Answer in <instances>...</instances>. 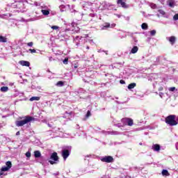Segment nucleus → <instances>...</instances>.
I'll return each instance as SVG.
<instances>
[{
  "instance_id": "obj_10",
  "label": "nucleus",
  "mask_w": 178,
  "mask_h": 178,
  "mask_svg": "<svg viewBox=\"0 0 178 178\" xmlns=\"http://www.w3.org/2000/svg\"><path fill=\"white\" fill-rule=\"evenodd\" d=\"M167 40H168L171 45H174V44L176 42V38L175 36L169 37L167 38Z\"/></svg>"
},
{
  "instance_id": "obj_18",
  "label": "nucleus",
  "mask_w": 178,
  "mask_h": 178,
  "mask_svg": "<svg viewBox=\"0 0 178 178\" xmlns=\"http://www.w3.org/2000/svg\"><path fill=\"white\" fill-rule=\"evenodd\" d=\"M141 27L143 30H148V24L147 23H143Z\"/></svg>"
},
{
  "instance_id": "obj_2",
  "label": "nucleus",
  "mask_w": 178,
  "mask_h": 178,
  "mask_svg": "<svg viewBox=\"0 0 178 178\" xmlns=\"http://www.w3.org/2000/svg\"><path fill=\"white\" fill-rule=\"evenodd\" d=\"M165 122L168 126H177V122H176V115H170L167 116L165 119Z\"/></svg>"
},
{
  "instance_id": "obj_8",
  "label": "nucleus",
  "mask_w": 178,
  "mask_h": 178,
  "mask_svg": "<svg viewBox=\"0 0 178 178\" xmlns=\"http://www.w3.org/2000/svg\"><path fill=\"white\" fill-rule=\"evenodd\" d=\"M117 3L118 5H120L121 8H123L124 9H127L129 8V5L123 1V0H118Z\"/></svg>"
},
{
  "instance_id": "obj_35",
  "label": "nucleus",
  "mask_w": 178,
  "mask_h": 178,
  "mask_svg": "<svg viewBox=\"0 0 178 178\" xmlns=\"http://www.w3.org/2000/svg\"><path fill=\"white\" fill-rule=\"evenodd\" d=\"M74 69H77V67H79V65H77L76 64H74Z\"/></svg>"
},
{
  "instance_id": "obj_33",
  "label": "nucleus",
  "mask_w": 178,
  "mask_h": 178,
  "mask_svg": "<svg viewBox=\"0 0 178 178\" xmlns=\"http://www.w3.org/2000/svg\"><path fill=\"white\" fill-rule=\"evenodd\" d=\"M159 91H163V87L160 86V87L159 88Z\"/></svg>"
},
{
  "instance_id": "obj_37",
  "label": "nucleus",
  "mask_w": 178,
  "mask_h": 178,
  "mask_svg": "<svg viewBox=\"0 0 178 178\" xmlns=\"http://www.w3.org/2000/svg\"><path fill=\"white\" fill-rule=\"evenodd\" d=\"M159 95H160L161 98H162V96L163 95V92H160Z\"/></svg>"
},
{
  "instance_id": "obj_1",
  "label": "nucleus",
  "mask_w": 178,
  "mask_h": 178,
  "mask_svg": "<svg viewBox=\"0 0 178 178\" xmlns=\"http://www.w3.org/2000/svg\"><path fill=\"white\" fill-rule=\"evenodd\" d=\"M35 120V118L30 115H26L24 117V119L22 120H17L15 122V124L17 127H22V126H24V124H27V123H30V122H33Z\"/></svg>"
},
{
  "instance_id": "obj_6",
  "label": "nucleus",
  "mask_w": 178,
  "mask_h": 178,
  "mask_svg": "<svg viewBox=\"0 0 178 178\" xmlns=\"http://www.w3.org/2000/svg\"><path fill=\"white\" fill-rule=\"evenodd\" d=\"M6 166L2 167L1 169V172H8L10 168H12V162L10 161H7L6 163Z\"/></svg>"
},
{
  "instance_id": "obj_42",
  "label": "nucleus",
  "mask_w": 178,
  "mask_h": 178,
  "mask_svg": "<svg viewBox=\"0 0 178 178\" xmlns=\"http://www.w3.org/2000/svg\"><path fill=\"white\" fill-rule=\"evenodd\" d=\"M140 145H143V143H140Z\"/></svg>"
},
{
  "instance_id": "obj_34",
  "label": "nucleus",
  "mask_w": 178,
  "mask_h": 178,
  "mask_svg": "<svg viewBox=\"0 0 178 178\" xmlns=\"http://www.w3.org/2000/svg\"><path fill=\"white\" fill-rule=\"evenodd\" d=\"M175 122L178 124V117L175 115Z\"/></svg>"
},
{
  "instance_id": "obj_3",
  "label": "nucleus",
  "mask_w": 178,
  "mask_h": 178,
  "mask_svg": "<svg viewBox=\"0 0 178 178\" xmlns=\"http://www.w3.org/2000/svg\"><path fill=\"white\" fill-rule=\"evenodd\" d=\"M50 159L49 162L50 163V165H55L56 162H59V156H58L57 152H53L50 156Z\"/></svg>"
},
{
  "instance_id": "obj_15",
  "label": "nucleus",
  "mask_w": 178,
  "mask_h": 178,
  "mask_svg": "<svg viewBox=\"0 0 178 178\" xmlns=\"http://www.w3.org/2000/svg\"><path fill=\"white\" fill-rule=\"evenodd\" d=\"M0 42H8V38L5 36L0 35Z\"/></svg>"
},
{
  "instance_id": "obj_5",
  "label": "nucleus",
  "mask_w": 178,
  "mask_h": 178,
  "mask_svg": "<svg viewBox=\"0 0 178 178\" xmlns=\"http://www.w3.org/2000/svg\"><path fill=\"white\" fill-rule=\"evenodd\" d=\"M102 162H106V163H111L113 162V157L112 156H106L101 159Z\"/></svg>"
},
{
  "instance_id": "obj_36",
  "label": "nucleus",
  "mask_w": 178,
  "mask_h": 178,
  "mask_svg": "<svg viewBox=\"0 0 178 178\" xmlns=\"http://www.w3.org/2000/svg\"><path fill=\"white\" fill-rule=\"evenodd\" d=\"M120 83L121 84H124V81L120 80Z\"/></svg>"
},
{
  "instance_id": "obj_16",
  "label": "nucleus",
  "mask_w": 178,
  "mask_h": 178,
  "mask_svg": "<svg viewBox=\"0 0 178 178\" xmlns=\"http://www.w3.org/2000/svg\"><path fill=\"white\" fill-rule=\"evenodd\" d=\"M56 86L57 87H63V86H65V83L62 81H59L56 83Z\"/></svg>"
},
{
  "instance_id": "obj_19",
  "label": "nucleus",
  "mask_w": 178,
  "mask_h": 178,
  "mask_svg": "<svg viewBox=\"0 0 178 178\" xmlns=\"http://www.w3.org/2000/svg\"><path fill=\"white\" fill-rule=\"evenodd\" d=\"M162 175L163 176H170V174H169V172L167 170H163Z\"/></svg>"
},
{
  "instance_id": "obj_23",
  "label": "nucleus",
  "mask_w": 178,
  "mask_h": 178,
  "mask_svg": "<svg viewBox=\"0 0 178 178\" xmlns=\"http://www.w3.org/2000/svg\"><path fill=\"white\" fill-rule=\"evenodd\" d=\"M29 52H31V54H35L37 52V50H35V49H29Z\"/></svg>"
},
{
  "instance_id": "obj_14",
  "label": "nucleus",
  "mask_w": 178,
  "mask_h": 178,
  "mask_svg": "<svg viewBox=\"0 0 178 178\" xmlns=\"http://www.w3.org/2000/svg\"><path fill=\"white\" fill-rule=\"evenodd\" d=\"M138 51V47L137 46L134 47L131 50V54H137Z\"/></svg>"
},
{
  "instance_id": "obj_32",
  "label": "nucleus",
  "mask_w": 178,
  "mask_h": 178,
  "mask_svg": "<svg viewBox=\"0 0 178 178\" xmlns=\"http://www.w3.org/2000/svg\"><path fill=\"white\" fill-rule=\"evenodd\" d=\"M174 20H178V14H175L173 17Z\"/></svg>"
},
{
  "instance_id": "obj_17",
  "label": "nucleus",
  "mask_w": 178,
  "mask_h": 178,
  "mask_svg": "<svg viewBox=\"0 0 178 178\" xmlns=\"http://www.w3.org/2000/svg\"><path fill=\"white\" fill-rule=\"evenodd\" d=\"M136 86H137V84L136 83H131L128 86V89L133 90V88H134V87H136Z\"/></svg>"
},
{
  "instance_id": "obj_41",
  "label": "nucleus",
  "mask_w": 178,
  "mask_h": 178,
  "mask_svg": "<svg viewBox=\"0 0 178 178\" xmlns=\"http://www.w3.org/2000/svg\"><path fill=\"white\" fill-rule=\"evenodd\" d=\"M86 48H87L88 49H90V47H89V46H87Z\"/></svg>"
},
{
  "instance_id": "obj_25",
  "label": "nucleus",
  "mask_w": 178,
  "mask_h": 178,
  "mask_svg": "<svg viewBox=\"0 0 178 178\" xmlns=\"http://www.w3.org/2000/svg\"><path fill=\"white\" fill-rule=\"evenodd\" d=\"M155 34H156V31L152 30L150 31V35L154 36V35H155Z\"/></svg>"
},
{
  "instance_id": "obj_24",
  "label": "nucleus",
  "mask_w": 178,
  "mask_h": 178,
  "mask_svg": "<svg viewBox=\"0 0 178 178\" xmlns=\"http://www.w3.org/2000/svg\"><path fill=\"white\" fill-rule=\"evenodd\" d=\"M69 62V58H65L63 61V63H64V65H67V63Z\"/></svg>"
},
{
  "instance_id": "obj_13",
  "label": "nucleus",
  "mask_w": 178,
  "mask_h": 178,
  "mask_svg": "<svg viewBox=\"0 0 178 178\" xmlns=\"http://www.w3.org/2000/svg\"><path fill=\"white\" fill-rule=\"evenodd\" d=\"M35 158H40L41 157V152L36 150L34 152Z\"/></svg>"
},
{
  "instance_id": "obj_12",
  "label": "nucleus",
  "mask_w": 178,
  "mask_h": 178,
  "mask_svg": "<svg viewBox=\"0 0 178 178\" xmlns=\"http://www.w3.org/2000/svg\"><path fill=\"white\" fill-rule=\"evenodd\" d=\"M0 91H1V92H8L9 88H8V86H3L1 88Z\"/></svg>"
},
{
  "instance_id": "obj_28",
  "label": "nucleus",
  "mask_w": 178,
  "mask_h": 178,
  "mask_svg": "<svg viewBox=\"0 0 178 178\" xmlns=\"http://www.w3.org/2000/svg\"><path fill=\"white\" fill-rule=\"evenodd\" d=\"M159 13L163 16L165 15V11H163V10H159Z\"/></svg>"
},
{
  "instance_id": "obj_39",
  "label": "nucleus",
  "mask_w": 178,
  "mask_h": 178,
  "mask_svg": "<svg viewBox=\"0 0 178 178\" xmlns=\"http://www.w3.org/2000/svg\"><path fill=\"white\" fill-rule=\"evenodd\" d=\"M115 26H116V24H111V27H115Z\"/></svg>"
},
{
  "instance_id": "obj_22",
  "label": "nucleus",
  "mask_w": 178,
  "mask_h": 178,
  "mask_svg": "<svg viewBox=\"0 0 178 178\" xmlns=\"http://www.w3.org/2000/svg\"><path fill=\"white\" fill-rule=\"evenodd\" d=\"M104 24L105 25L103 26V29H109V27H111V24H109L108 22H106Z\"/></svg>"
},
{
  "instance_id": "obj_9",
  "label": "nucleus",
  "mask_w": 178,
  "mask_h": 178,
  "mask_svg": "<svg viewBox=\"0 0 178 178\" xmlns=\"http://www.w3.org/2000/svg\"><path fill=\"white\" fill-rule=\"evenodd\" d=\"M19 64L21 65V66H26V67H30V62L29 61L20 60Z\"/></svg>"
},
{
  "instance_id": "obj_31",
  "label": "nucleus",
  "mask_w": 178,
  "mask_h": 178,
  "mask_svg": "<svg viewBox=\"0 0 178 178\" xmlns=\"http://www.w3.org/2000/svg\"><path fill=\"white\" fill-rule=\"evenodd\" d=\"M169 91H172V92H173V91H175V90H176V87H171V88H169Z\"/></svg>"
},
{
  "instance_id": "obj_30",
  "label": "nucleus",
  "mask_w": 178,
  "mask_h": 178,
  "mask_svg": "<svg viewBox=\"0 0 178 178\" xmlns=\"http://www.w3.org/2000/svg\"><path fill=\"white\" fill-rule=\"evenodd\" d=\"M51 29H52V30H58V29H59V26H52Z\"/></svg>"
},
{
  "instance_id": "obj_29",
  "label": "nucleus",
  "mask_w": 178,
  "mask_h": 178,
  "mask_svg": "<svg viewBox=\"0 0 178 178\" xmlns=\"http://www.w3.org/2000/svg\"><path fill=\"white\" fill-rule=\"evenodd\" d=\"M26 156L27 158H30V156H31V153H30V152H27L26 153Z\"/></svg>"
},
{
  "instance_id": "obj_4",
  "label": "nucleus",
  "mask_w": 178,
  "mask_h": 178,
  "mask_svg": "<svg viewBox=\"0 0 178 178\" xmlns=\"http://www.w3.org/2000/svg\"><path fill=\"white\" fill-rule=\"evenodd\" d=\"M122 122L124 123V124H127V126H133V124H134L133 119L131 118H122Z\"/></svg>"
},
{
  "instance_id": "obj_40",
  "label": "nucleus",
  "mask_w": 178,
  "mask_h": 178,
  "mask_svg": "<svg viewBox=\"0 0 178 178\" xmlns=\"http://www.w3.org/2000/svg\"><path fill=\"white\" fill-rule=\"evenodd\" d=\"M3 175V171H1V172H0V176H2Z\"/></svg>"
},
{
  "instance_id": "obj_7",
  "label": "nucleus",
  "mask_w": 178,
  "mask_h": 178,
  "mask_svg": "<svg viewBox=\"0 0 178 178\" xmlns=\"http://www.w3.org/2000/svg\"><path fill=\"white\" fill-rule=\"evenodd\" d=\"M70 155V152H69V149H63L62 151V156L64 159V161H66L67 158H69V156Z\"/></svg>"
},
{
  "instance_id": "obj_38",
  "label": "nucleus",
  "mask_w": 178,
  "mask_h": 178,
  "mask_svg": "<svg viewBox=\"0 0 178 178\" xmlns=\"http://www.w3.org/2000/svg\"><path fill=\"white\" fill-rule=\"evenodd\" d=\"M16 136H20V131H17V133H16Z\"/></svg>"
},
{
  "instance_id": "obj_26",
  "label": "nucleus",
  "mask_w": 178,
  "mask_h": 178,
  "mask_svg": "<svg viewBox=\"0 0 178 178\" xmlns=\"http://www.w3.org/2000/svg\"><path fill=\"white\" fill-rule=\"evenodd\" d=\"M90 116H91V111H88L87 113H86V118H90Z\"/></svg>"
},
{
  "instance_id": "obj_20",
  "label": "nucleus",
  "mask_w": 178,
  "mask_h": 178,
  "mask_svg": "<svg viewBox=\"0 0 178 178\" xmlns=\"http://www.w3.org/2000/svg\"><path fill=\"white\" fill-rule=\"evenodd\" d=\"M29 101H40V97H32L30 98Z\"/></svg>"
},
{
  "instance_id": "obj_11",
  "label": "nucleus",
  "mask_w": 178,
  "mask_h": 178,
  "mask_svg": "<svg viewBox=\"0 0 178 178\" xmlns=\"http://www.w3.org/2000/svg\"><path fill=\"white\" fill-rule=\"evenodd\" d=\"M153 149L154 151H156L157 152L161 151V146L158 144L153 145Z\"/></svg>"
},
{
  "instance_id": "obj_43",
  "label": "nucleus",
  "mask_w": 178,
  "mask_h": 178,
  "mask_svg": "<svg viewBox=\"0 0 178 178\" xmlns=\"http://www.w3.org/2000/svg\"><path fill=\"white\" fill-rule=\"evenodd\" d=\"M170 6H172V4H171V3H170Z\"/></svg>"
},
{
  "instance_id": "obj_27",
  "label": "nucleus",
  "mask_w": 178,
  "mask_h": 178,
  "mask_svg": "<svg viewBox=\"0 0 178 178\" xmlns=\"http://www.w3.org/2000/svg\"><path fill=\"white\" fill-rule=\"evenodd\" d=\"M26 45L28 47H33V45H34V43L33 42H28V43H26Z\"/></svg>"
},
{
  "instance_id": "obj_21",
  "label": "nucleus",
  "mask_w": 178,
  "mask_h": 178,
  "mask_svg": "<svg viewBox=\"0 0 178 178\" xmlns=\"http://www.w3.org/2000/svg\"><path fill=\"white\" fill-rule=\"evenodd\" d=\"M42 14L44 15V16H47V15H49V11L48 10H42Z\"/></svg>"
}]
</instances>
